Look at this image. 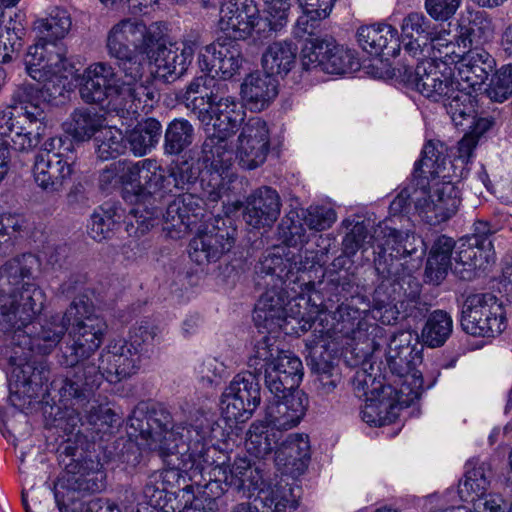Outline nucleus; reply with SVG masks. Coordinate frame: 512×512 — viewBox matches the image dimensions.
Returning <instances> with one entry per match:
<instances>
[{
  "label": "nucleus",
  "mask_w": 512,
  "mask_h": 512,
  "mask_svg": "<svg viewBox=\"0 0 512 512\" xmlns=\"http://www.w3.org/2000/svg\"><path fill=\"white\" fill-rule=\"evenodd\" d=\"M212 419L203 410L190 412L185 423L172 425L170 415L164 411L149 412L147 405L139 404L129 417V436L134 437L140 449L162 456L179 453L180 468L192 485L210 491L211 497H219L226 487L248 491L262 479V470L244 458H238L233 465H214L208 457V439L212 432Z\"/></svg>",
  "instance_id": "1"
},
{
  "label": "nucleus",
  "mask_w": 512,
  "mask_h": 512,
  "mask_svg": "<svg viewBox=\"0 0 512 512\" xmlns=\"http://www.w3.org/2000/svg\"><path fill=\"white\" fill-rule=\"evenodd\" d=\"M209 78L195 80L185 96V107L200 122L206 134L202 146L203 162L206 171L201 176V194L196 195L202 200L217 202L225 190L223 174L233 164V151L228 147V137L243 120L244 111L230 99L213 102L207 99Z\"/></svg>",
  "instance_id": "2"
},
{
  "label": "nucleus",
  "mask_w": 512,
  "mask_h": 512,
  "mask_svg": "<svg viewBox=\"0 0 512 512\" xmlns=\"http://www.w3.org/2000/svg\"><path fill=\"white\" fill-rule=\"evenodd\" d=\"M142 358L127 340H115L101 352L97 361L84 362L73 373L55 379L52 385L63 401L81 404L90 398L103 378L115 383L136 374Z\"/></svg>",
  "instance_id": "3"
},
{
  "label": "nucleus",
  "mask_w": 512,
  "mask_h": 512,
  "mask_svg": "<svg viewBox=\"0 0 512 512\" xmlns=\"http://www.w3.org/2000/svg\"><path fill=\"white\" fill-rule=\"evenodd\" d=\"M399 281L387 278L375 289L371 309L360 310L350 303H342L332 314L333 324L327 328L326 334L336 338H349L366 345V352L374 348L375 339L382 335L383 329L375 322L384 325L394 324L401 311L397 306V288Z\"/></svg>",
  "instance_id": "4"
},
{
  "label": "nucleus",
  "mask_w": 512,
  "mask_h": 512,
  "mask_svg": "<svg viewBox=\"0 0 512 512\" xmlns=\"http://www.w3.org/2000/svg\"><path fill=\"white\" fill-rule=\"evenodd\" d=\"M72 21L67 10L54 7L46 18L35 22V30L40 36L37 43L30 46L25 57L27 73L38 81H50L66 70L67 49L58 41L71 29Z\"/></svg>",
  "instance_id": "5"
},
{
  "label": "nucleus",
  "mask_w": 512,
  "mask_h": 512,
  "mask_svg": "<svg viewBox=\"0 0 512 512\" xmlns=\"http://www.w3.org/2000/svg\"><path fill=\"white\" fill-rule=\"evenodd\" d=\"M421 179L403 188L390 204L391 213L408 212L413 204L418 216L430 225L448 221L461 204V190L451 181Z\"/></svg>",
  "instance_id": "6"
},
{
  "label": "nucleus",
  "mask_w": 512,
  "mask_h": 512,
  "mask_svg": "<svg viewBox=\"0 0 512 512\" xmlns=\"http://www.w3.org/2000/svg\"><path fill=\"white\" fill-rule=\"evenodd\" d=\"M29 270L22 266L20 259L9 260L0 268V312L4 328H16L29 324L44 306L45 293L33 283H24L16 293V287Z\"/></svg>",
  "instance_id": "7"
},
{
  "label": "nucleus",
  "mask_w": 512,
  "mask_h": 512,
  "mask_svg": "<svg viewBox=\"0 0 512 512\" xmlns=\"http://www.w3.org/2000/svg\"><path fill=\"white\" fill-rule=\"evenodd\" d=\"M66 316L70 322L73 320L69 331L71 343L61 350L59 363L72 368L65 374L69 375L84 362H93L90 358L101 345L107 325L103 318L94 313L92 304L83 299L73 301Z\"/></svg>",
  "instance_id": "8"
},
{
  "label": "nucleus",
  "mask_w": 512,
  "mask_h": 512,
  "mask_svg": "<svg viewBox=\"0 0 512 512\" xmlns=\"http://www.w3.org/2000/svg\"><path fill=\"white\" fill-rule=\"evenodd\" d=\"M257 274L260 278H270L265 281L268 287L266 291L259 298L254 314L253 320L258 329L269 331L270 333H277L282 329L287 321V318H295L301 315L300 300H304L302 285H298L299 290L293 286H287L288 282L282 284L277 276H266L259 273V266L257 267Z\"/></svg>",
  "instance_id": "9"
},
{
  "label": "nucleus",
  "mask_w": 512,
  "mask_h": 512,
  "mask_svg": "<svg viewBox=\"0 0 512 512\" xmlns=\"http://www.w3.org/2000/svg\"><path fill=\"white\" fill-rule=\"evenodd\" d=\"M76 159L74 145L70 139H48L35 155L32 169L35 183L46 192L59 191L71 178Z\"/></svg>",
  "instance_id": "10"
},
{
  "label": "nucleus",
  "mask_w": 512,
  "mask_h": 512,
  "mask_svg": "<svg viewBox=\"0 0 512 512\" xmlns=\"http://www.w3.org/2000/svg\"><path fill=\"white\" fill-rule=\"evenodd\" d=\"M373 244L379 249L375 259L377 270L387 278L400 281L404 278L399 273L402 258L417 255L421 258L425 253V244L421 237L413 233L403 232L388 226L387 222H380L371 236Z\"/></svg>",
  "instance_id": "11"
},
{
  "label": "nucleus",
  "mask_w": 512,
  "mask_h": 512,
  "mask_svg": "<svg viewBox=\"0 0 512 512\" xmlns=\"http://www.w3.org/2000/svg\"><path fill=\"white\" fill-rule=\"evenodd\" d=\"M244 62L241 46L237 40L229 39L222 40L218 38L215 42L204 47L198 55V65L202 72L207 74L195 77L186 87L182 94V101L185 104V96L190 85L199 78H209L212 80L208 86L210 92L206 97L211 98L213 102H219L223 99L232 100L237 106L242 108V105L237 103L233 97L218 98L213 88L215 86V77L219 76L223 79H230L234 75L239 74Z\"/></svg>",
  "instance_id": "12"
},
{
  "label": "nucleus",
  "mask_w": 512,
  "mask_h": 512,
  "mask_svg": "<svg viewBox=\"0 0 512 512\" xmlns=\"http://www.w3.org/2000/svg\"><path fill=\"white\" fill-rule=\"evenodd\" d=\"M245 112V110L242 108ZM239 123L228 137V147L233 151V161L247 170L263 165L270 151V133L267 123L255 116Z\"/></svg>",
  "instance_id": "13"
},
{
  "label": "nucleus",
  "mask_w": 512,
  "mask_h": 512,
  "mask_svg": "<svg viewBox=\"0 0 512 512\" xmlns=\"http://www.w3.org/2000/svg\"><path fill=\"white\" fill-rule=\"evenodd\" d=\"M105 472L98 462L85 460L69 463L54 486V497L59 511L65 512V506L74 507L81 493H95L104 488ZM87 501L86 503H88Z\"/></svg>",
  "instance_id": "14"
},
{
  "label": "nucleus",
  "mask_w": 512,
  "mask_h": 512,
  "mask_svg": "<svg viewBox=\"0 0 512 512\" xmlns=\"http://www.w3.org/2000/svg\"><path fill=\"white\" fill-rule=\"evenodd\" d=\"M267 11V8L265 9ZM262 18L255 0H225L219 11L218 28L229 39L241 40L254 31L258 34L268 31L278 32L284 26L274 29L268 12Z\"/></svg>",
  "instance_id": "15"
},
{
  "label": "nucleus",
  "mask_w": 512,
  "mask_h": 512,
  "mask_svg": "<svg viewBox=\"0 0 512 512\" xmlns=\"http://www.w3.org/2000/svg\"><path fill=\"white\" fill-rule=\"evenodd\" d=\"M463 330L473 336L494 337L506 328L502 302L492 294L469 296L462 311Z\"/></svg>",
  "instance_id": "16"
},
{
  "label": "nucleus",
  "mask_w": 512,
  "mask_h": 512,
  "mask_svg": "<svg viewBox=\"0 0 512 512\" xmlns=\"http://www.w3.org/2000/svg\"><path fill=\"white\" fill-rule=\"evenodd\" d=\"M318 262V251L305 249L295 253L285 247L276 248L260 261L259 273L272 278L276 275L282 284L288 282L287 286L293 285L298 290V285H302L303 294L306 295L314 284L311 281L301 282L297 274L312 269Z\"/></svg>",
  "instance_id": "17"
},
{
  "label": "nucleus",
  "mask_w": 512,
  "mask_h": 512,
  "mask_svg": "<svg viewBox=\"0 0 512 512\" xmlns=\"http://www.w3.org/2000/svg\"><path fill=\"white\" fill-rule=\"evenodd\" d=\"M119 180L124 185L123 198L130 203H144L157 198L158 182L162 180L161 166L153 159L137 162L118 161Z\"/></svg>",
  "instance_id": "18"
},
{
  "label": "nucleus",
  "mask_w": 512,
  "mask_h": 512,
  "mask_svg": "<svg viewBox=\"0 0 512 512\" xmlns=\"http://www.w3.org/2000/svg\"><path fill=\"white\" fill-rule=\"evenodd\" d=\"M412 335L409 332L401 331L391 337L387 361L390 369L403 378L399 393L403 404L409 405L418 399L424 391L423 377L420 371L411 368L410 358L413 349L410 345Z\"/></svg>",
  "instance_id": "19"
},
{
  "label": "nucleus",
  "mask_w": 512,
  "mask_h": 512,
  "mask_svg": "<svg viewBox=\"0 0 512 512\" xmlns=\"http://www.w3.org/2000/svg\"><path fill=\"white\" fill-rule=\"evenodd\" d=\"M258 376L246 371L237 374L221 397L222 414L228 421H247L260 404Z\"/></svg>",
  "instance_id": "20"
},
{
  "label": "nucleus",
  "mask_w": 512,
  "mask_h": 512,
  "mask_svg": "<svg viewBox=\"0 0 512 512\" xmlns=\"http://www.w3.org/2000/svg\"><path fill=\"white\" fill-rule=\"evenodd\" d=\"M119 79L115 69L107 62L90 64L80 76L79 94L85 103H96L113 110L118 109Z\"/></svg>",
  "instance_id": "21"
},
{
  "label": "nucleus",
  "mask_w": 512,
  "mask_h": 512,
  "mask_svg": "<svg viewBox=\"0 0 512 512\" xmlns=\"http://www.w3.org/2000/svg\"><path fill=\"white\" fill-rule=\"evenodd\" d=\"M156 42V37L144 21L124 18L115 23L106 36V50L110 57L146 54Z\"/></svg>",
  "instance_id": "22"
},
{
  "label": "nucleus",
  "mask_w": 512,
  "mask_h": 512,
  "mask_svg": "<svg viewBox=\"0 0 512 512\" xmlns=\"http://www.w3.org/2000/svg\"><path fill=\"white\" fill-rule=\"evenodd\" d=\"M200 44V35L191 33L180 42L158 46L150 56L156 76L166 81H174L181 77L187 71Z\"/></svg>",
  "instance_id": "23"
},
{
  "label": "nucleus",
  "mask_w": 512,
  "mask_h": 512,
  "mask_svg": "<svg viewBox=\"0 0 512 512\" xmlns=\"http://www.w3.org/2000/svg\"><path fill=\"white\" fill-rule=\"evenodd\" d=\"M302 66L305 70L344 74L356 70L359 62L351 50L334 42L317 40L303 48Z\"/></svg>",
  "instance_id": "24"
},
{
  "label": "nucleus",
  "mask_w": 512,
  "mask_h": 512,
  "mask_svg": "<svg viewBox=\"0 0 512 512\" xmlns=\"http://www.w3.org/2000/svg\"><path fill=\"white\" fill-rule=\"evenodd\" d=\"M235 242L234 230L214 224L199 229L189 243V256L199 265L218 261L229 252Z\"/></svg>",
  "instance_id": "25"
},
{
  "label": "nucleus",
  "mask_w": 512,
  "mask_h": 512,
  "mask_svg": "<svg viewBox=\"0 0 512 512\" xmlns=\"http://www.w3.org/2000/svg\"><path fill=\"white\" fill-rule=\"evenodd\" d=\"M420 60L414 71L405 69L407 82L425 98L438 102L447 96L457 80L451 68H443L438 62Z\"/></svg>",
  "instance_id": "26"
},
{
  "label": "nucleus",
  "mask_w": 512,
  "mask_h": 512,
  "mask_svg": "<svg viewBox=\"0 0 512 512\" xmlns=\"http://www.w3.org/2000/svg\"><path fill=\"white\" fill-rule=\"evenodd\" d=\"M272 395L265 408V423L278 431L297 426L308 405L305 393L302 390H286Z\"/></svg>",
  "instance_id": "27"
},
{
  "label": "nucleus",
  "mask_w": 512,
  "mask_h": 512,
  "mask_svg": "<svg viewBox=\"0 0 512 512\" xmlns=\"http://www.w3.org/2000/svg\"><path fill=\"white\" fill-rule=\"evenodd\" d=\"M323 321H327V316L320 318V322H314V333H319L317 339L314 340V345L311 348L308 365L311 370L317 374V390L321 395H329L337 387L340 377L336 372V369L330 360V355L327 358L323 357V352L328 348L329 342L338 341L341 337L340 334L336 338L329 337L326 334L327 328L323 326Z\"/></svg>",
  "instance_id": "28"
},
{
  "label": "nucleus",
  "mask_w": 512,
  "mask_h": 512,
  "mask_svg": "<svg viewBox=\"0 0 512 512\" xmlns=\"http://www.w3.org/2000/svg\"><path fill=\"white\" fill-rule=\"evenodd\" d=\"M203 217L202 200L194 193H184L167 206L163 214V229L172 238H179L196 226Z\"/></svg>",
  "instance_id": "29"
},
{
  "label": "nucleus",
  "mask_w": 512,
  "mask_h": 512,
  "mask_svg": "<svg viewBox=\"0 0 512 512\" xmlns=\"http://www.w3.org/2000/svg\"><path fill=\"white\" fill-rule=\"evenodd\" d=\"M70 318L67 319L66 312L63 315L56 314L42 323H29L22 326L26 334L24 344L39 355L50 354L60 343L68 330Z\"/></svg>",
  "instance_id": "30"
},
{
  "label": "nucleus",
  "mask_w": 512,
  "mask_h": 512,
  "mask_svg": "<svg viewBox=\"0 0 512 512\" xmlns=\"http://www.w3.org/2000/svg\"><path fill=\"white\" fill-rule=\"evenodd\" d=\"M303 378V365L296 355L280 350L265 370V384L271 394L286 390H299Z\"/></svg>",
  "instance_id": "31"
},
{
  "label": "nucleus",
  "mask_w": 512,
  "mask_h": 512,
  "mask_svg": "<svg viewBox=\"0 0 512 512\" xmlns=\"http://www.w3.org/2000/svg\"><path fill=\"white\" fill-rule=\"evenodd\" d=\"M455 273L464 280L476 277L478 271H485L495 261L492 241L479 244L476 238H467L458 247Z\"/></svg>",
  "instance_id": "32"
},
{
  "label": "nucleus",
  "mask_w": 512,
  "mask_h": 512,
  "mask_svg": "<svg viewBox=\"0 0 512 512\" xmlns=\"http://www.w3.org/2000/svg\"><path fill=\"white\" fill-rule=\"evenodd\" d=\"M60 401L64 406L70 405L72 407L71 412L67 411L65 413L68 418L67 426L69 427L62 426V419L59 420L58 424L69 433H73L78 424L81 423L82 426L87 425V430H90L93 434L103 438L105 435L112 433V430L119 421L117 414L107 405H93L86 415L85 422H82L77 409L82 407L87 400L78 404L75 401H63L60 397Z\"/></svg>",
  "instance_id": "33"
},
{
  "label": "nucleus",
  "mask_w": 512,
  "mask_h": 512,
  "mask_svg": "<svg viewBox=\"0 0 512 512\" xmlns=\"http://www.w3.org/2000/svg\"><path fill=\"white\" fill-rule=\"evenodd\" d=\"M280 207L276 190L261 187L248 197L243 218L252 228L271 227L280 215Z\"/></svg>",
  "instance_id": "34"
},
{
  "label": "nucleus",
  "mask_w": 512,
  "mask_h": 512,
  "mask_svg": "<svg viewBox=\"0 0 512 512\" xmlns=\"http://www.w3.org/2000/svg\"><path fill=\"white\" fill-rule=\"evenodd\" d=\"M470 28L462 27L459 36L460 42L454 41V36H451L447 30L436 32L434 37L429 42L427 50L423 51L421 58L425 61L438 62L443 68H451L450 65L454 64L457 67L464 51L458 52L460 44L463 48H467L472 44Z\"/></svg>",
  "instance_id": "35"
},
{
  "label": "nucleus",
  "mask_w": 512,
  "mask_h": 512,
  "mask_svg": "<svg viewBox=\"0 0 512 512\" xmlns=\"http://www.w3.org/2000/svg\"><path fill=\"white\" fill-rule=\"evenodd\" d=\"M162 180L158 182L159 199L167 194L180 191L193 193L201 175V164L198 160L185 159L172 165L169 169L161 166Z\"/></svg>",
  "instance_id": "36"
},
{
  "label": "nucleus",
  "mask_w": 512,
  "mask_h": 512,
  "mask_svg": "<svg viewBox=\"0 0 512 512\" xmlns=\"http://www.w3.org/2000/svg\"><path fill=\"white\" fill-rule=\"evenodd\" d=\"M357 37L362 49L371 55L395 57L400 51L398 30L390 24L362 26Z\"/></svg>",
  "instance_id": "37"
},
{
  "label": "nucleus",
  "mask_w": 512,
  "mask_h": 512,
  "mask_svg": "<svg viewBox=\"0 0 512 512\" xmlns=\"http://www.w3.org/2000/svg\"><path fill=\"white\" fill-rule=\"evenodd\" d=\"M310 459V445L307 435L290 434L276 450V464L285 475L297 477L304 473Z\"/></svg>",
  "instance_id": "38"
},
{
  "label": "nucleus",
  "mask_w": 512,
  "mask_h": 512,
  "mask_svg": "<svg viewBox=\"0 0 512 512\" xmlns=\"http://www.w3.org/2000/svg\"><path fill=\"white\" fill-rule=\"evenodd\" d=\"M434 35L435 33L431 30V22L424 14L411 12L403 18L401 42L404 50L412 57L420 59Z\"/></svg>",
  "instance_id": "39"
},
{
  "label": "nucleus",
  "mask_w": 512,
  "mask_h": 512,
  "mask_svg": "<svg viewBox=\"0 0 512 512\" xmlns=\"http://www.w3.org/2000/svg\"><path fill=\"white\" fill-rule=\"evenodd\" d=\"M252 490L258 491L257 498L271 512H290L298 506L293 487L283 478L266 482L262 474V479L257 486L251 487Z\"/></svg>",
  "instance_id": "40"
},
{
  "label": "nucleus",
  "mask_w": 512,
  "mask_h": 512,
  "mask_svg": "<svg viewBox=\"0 0 512 512\" xmlns=\"http://www.w3.org/2000/svg\"><path fill=\"white\" fill-rule=\"evenodd\" d=\"M495 66L494 58L483 49L469 50L463 55L456 67V80L462 81L466 88L475 89L482 84Z\"/></svg>",
  "instance_id": "41"
},
{
  "label": "nucleus",
  "mask_w": 512,
  "mask_h": 512,
  "mask_svg": "<svg viewBox=\"0 0 512 512\" xmlns=\"http://www.w3.org/2000/svg\"><path fill=\"white\" fill-rule=\"evenodd\" d=\"M157 455L167 464L168 468L161 472L153 473L143 489V495L147 503L155 508L163 507L168 487L173 482L178 481L181 477L185 480L182 471L175 465V463L179 462V453H172L167 456L157 453Z\"/></svg>",
  "instance_id": "42"
},
{
  "label": "nucleus",
  "mask_w": 512,
  "mask_h": 512,
  "mask_svg": "<svg viewBox=\"0 0 512 512\" xmlns=\"http://www.w3.org/2000/svg\"><path fill=\"white\" fill-rule=\"evenodd\" d=\"M243 97L256 110L267 107L278 94V80L271 74L256 72L247 76L242 84Z\"/></svg>",
  "instance_id": "43"
},
{
  "label": "nucleus",
  "mask_w": 512,
  "mask_h": 512,
  "mask_svg": "<svg viewBox=\"0 0 512 512\" xmlns=\"http://www.w3.org/2000/svg\"><path fill=\"white\" fill-rule=\"evenodd\" d=\"M472 88H466L458 80L450 88L447 96L441 102L456 127H463L465 123L474 122V98Z\"/></svg>",
  "instance_id": "44"
},
{
  "label": "nucleus",
  "mask_w": 512,
  "mask_h": 512,
  "mask_svg": "<svg viewBox=\"0 0 512 512\" xmlns=\"http://www.w3.org/2000/svg\"><path fill=\"white\" fill-rule=\"evenodd\" d=\"M298 48L289 40L275 41L262 54L263 71L273 76L287 75L295 66Z\"/></svg>",
  "instance_id": "45"
},
{
  "label": "nucleus",
  "mask_w": 512,
  "mask_h": 512,
  "mask_svg": "<svg viewBox=\"0 0 512 512\" xmlns=\"http://www.w3.org/2000/svg\"><path fill=\"white\" fill-rule=\"evenodd\" d=\"M103 115L93 108H76L65 123V131L75 141L86 142L105 127Z\"/></svg>",
  "instance_id": "46"
},
{
  "label": "nucleus",
  "mask_w": 512,
  "mask_h": 512,
  "mask_svg": "<svg viewBox=\"0 0 512 512\" xmlns=\"http://www.w3.org/2000/svg\"><path fill=\"white\" fill-rule=\"evenodd\" d=\"M157 92L153 86L151 76L145 81H139L136 85L126 86L121 89L118 99V109L131 113L139 111L148 113L156 102Z\"/></svg>",
  "instance_id": "47"
},
{
  "label": "nucleus",
  "mask_w": 512,
  "mask_h": 512,
  "mask_svg": "<svg viewBox=\"0 0 512 512\" xmlns=\"http://www.w3.org/2000/svg\"><path fill=\"white\" fill-rule=\"evenodd\" d=\"M258 330L259 335L254 337L247 357L250 372L255 373L256 376H259L263 369L265 371L280 352L274 333L263 329Z\"/></svg>",
  "instance_id": "48"
},
{
  "label": "nucleus",
  "mask_w": 512,
  "mask_h": 512,
  "mask_svg": "<svg viewBox=\"0 0 512 512\" xmlns=\"http://www.w3.org/2000/svg\"><path fill=\"white\" fill-rule=\"evenodd\" d=\"M455 242L452 238L442 235L436 239L427 260L425 274L428 280L439 284L451 267V255Z\"/></svg>",
  "instance_id": "49"
},
{
  "label": "nucleus",
  "mask_w": 512,
  "mask_h": 512,
  "mask_svg": "<svg viewBox=\"0 0 512 512\" xmlns=\"http://www.w3.org/2000/svg\"><path fill=\"white\" fill-rule=\"evenodd\" d=\"M161 134L160 122L154 118H147L128 131L126 139L134 155L143 156L156 147Z\"/></svg>",
  "instance_id": "50"
},
{
  "label": "nucleus",
  "mask_w": 512,
  "mask_h": 512,
  "mask_svg": "<svg viewBox=\"0 0 512 512\" xmlns=\"http://www.w3.org/2000/svg\"><path fill=\"white\" fill-rule=\"evenodd\" d=\"M38 82V80H36ZM42 83V87H34L31 84H22L15 88L11 96V106H15L16 109L21 110H32V107H37L38 109H43L40 106V90L47 91L50 95L53 94H61V91L64 87L62 83V75L58 74V79L53 77L52 80L48 81H39Z\"/></svg>",
  "instance_id": "51"
},
{
  "label": "nucleus",
  "mask_w": 512,
  "mask_h": 512,
  "mask_svg": "<svg viewBox=\"0 0 512 512\" xmlns=\"http://www.w3.org/2000/svg\"><path fill=\"white\" fill-rule=\"evenodd\" d=\"M446 162V156L443 151V145L433 141L425 144L422 151V158L415 164L413 180L425 179L434 180L440 176Z\"/></svg>",
  "instance_id": "52"
},
{
  "label": "nucleus",
  "mask_w": 512,
  "mask_h": 512,
  "mask_svg": "<svg viewBox=\"0 0 512 512\" xmlns=\"http://www.w3.org/2000/svg\"><path fill=\"white\" fill-rule=\"evenodd\" d=\"M44 110L32 107V110L16 109L15 106L8 105L0 111V134L2 136H11L16 130L24 127L28 123H38L44 120Z\"/></svg>",
  "instance_id": "53"
},
{
  "label": "nucleus",
  "mask_w": 512,
  "mask_h": 512,
  "mask_svg": "<svg viewBox=\"0 0 512 512\" xmlns=\"http://www.w3.org/2000/svg\"><path fill=\"white\" fill-rule=\"evenodd\" d=\"M16 18H21L15 14ZM4 11L0 6V63H9L21 47V38L24 34L22 20L15 21L13 25H3Z\"/></svg>",
  "instance_id": "54"
},
{
  "label": "nucleus",
  "mask_w": 512,
  "mask_h": 512,
  "mask_svg": "<svg viewBox=\"0 0 512 512\" xmlns=\"http://www.w3.org/2000/svg\"><path fill=\"white\" fill-rule=\"evenodd\" d=\"M453 328L451 316L442 310H436L428 317L422 330V338L430 347H439L449 338Z\"/></svg>",
  "instance_id": "55"
},
{
  "label": "nucleus",
  "mask_w": 512,
  "mask_h": 512,
  "mask_svg": "<svg viewBox=\"0 0 512 512\" xmlns=\"http://www.w3.org/2000/svg\"><path fill=\"white\" fill-rule=\"evenodd\" d=\"M160 339V329L153 322L143 320L136 323L130 330L128 344L140 355L149 358L155 344Z\"/></svg>",
  "instance_id": "56"
},
{
  "label": "nucleus",
  "mask_w": 512,
  "mask_h": 512,
  "mask_svg": "<svg viewBox=\"0 0 512 512\" xmlns=\"http://www.w3.org/2000/svg\"><path fill=\"white\" fill-rule=\"evenodd\" d=\"M274 428L262 423H253L247 433L246 449L256 458H264L269 455L276 444Z\"/></svg>",
  "instance_id": "57"
},
{
  "label": "nucleus",
  "mask_w": 512,
  "mask_h": 512,
  "mask_svg": "<svg viewBox=\"0 0 512 512\" xmlns=\"http://www.w3.org/2000/svg\"><path fill=\"white\" fill-rule=\"evenodd\" d=\"M194 139V128L186 119H175L165 132L164 149L167 154L176 155L190 146Z\"/></svg>",
  "instance_id": "58"
},
{
  "label": "nucleus",
  "mask_w": 512,
  "mask_h": 512,
  "mask_svg": "<svg viewBox=\"0 0 512 512\" xmlns=\"http://www.w3.org/2000/svg\"><path fill=\"white\" fill-rule=\"evenodd\" d=\"M112 58L117 61L120 71V76H118L120 90L126 86L136 85L139 81H145L150 77L145 69L146 60L139 53Z\"/></svg>",
  "instance_id": "59"
},
{
  "label": "nucleus",
  "mask_w": 512,
  "mask_h": 512,
  "mask_svg": "<svg viewBox=\"0 0 512 512\" xmlns=\"http://www.w3.org/2000/svg\"><path fill=\"white\" fill-rule=\"evenodd\" d=\"M117 208L111 203L97 207L88 224V234L95 241L108 239L116 225Z\"/></svg>",
  "instance_id": "60"
},
{
  "label": "nucleus",
  "mask_w": 512,
  "mask_h": 512,
  "mask_svg": "<svg viewBox=\"0 0 512 512\" xmlns=\"http://www.w3.org/2000/svg\"><path fill=\"white\" fill-rule=\"evenodd\" d=\"M398 405L382 395L366 402L362 411V419L374 426H383L391 423L397 417Z\"/></svg>",
  "instance_id": "61"
},
{
  "label": "nucleus",
  "mask_w": 512,
  "mask_h": 512,
  "mask_svg": "<svg viewBox=\"0 0 512 512\" xmlns=\"http://www.w3.org/2000/svg\"><path fill=\"white\" fill-rule=\"evenodd\" d=\"M490 480L483 467H476L465 474V479L459 485V495L462 500L474 503L477 498L487 494Z\"/></svg>",
  "instance_id": "62"
},
{
  "label": "nucleus",
  "mask_w": 512,
  "mask_h": 512,
  "mask_svg": "<svg viewBox=\"0 0 512 512\" xmlns=\"http://www.w3.org/2000/svg\"><path fill=\"white\" fill-rule=\"evenodd\" d=\"M98 134L96 152L100 159L116 158L125 151L124 137L120 130L105 125Z\"/></svg>",
  "instance_id": "63"
},
{
  "label": "nucleus",
  "mask_w": 512,
  "mask_h": 512,
  "mask_svg": "<svg viewBox=\"0 0 512 512\" xmlns=\"http://www.w3.org/2000/svg\"><path fill=\"white\" fill-rule=\"evenodd\" d=\"M487 97L502 103L512 95V64L501 66L493 75L486 89Z\"/></svg>",
  "instance_id": "64"
}]
</instances>
